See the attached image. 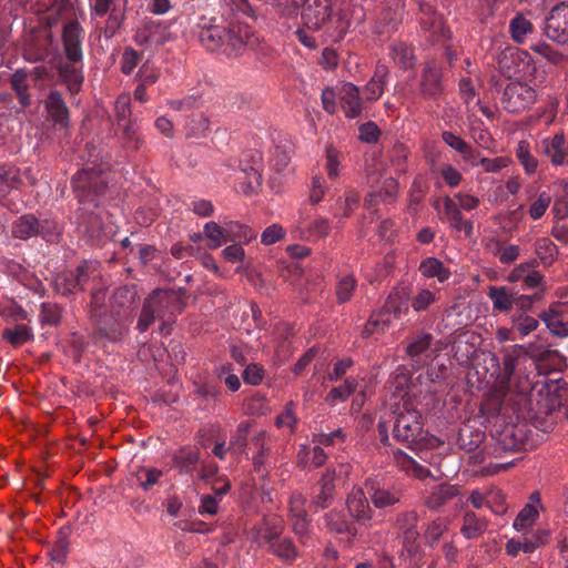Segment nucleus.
<instances>
[{
    "mask_svg": "<svg viewBox=\"0 0 568 568\" xmlns=\"http://www.w3.org/2000/svg\"><path fill=\"white\" fill-rule=\"evenodd\" d=\"M211 20L199 26L197 39L211 52L236 57L251 43L253 32L245 24H216Z\"/></svg>",
    "mask_w": 568,
    "mask_h": 568,
    "instance_id": "obj_1",
    "label": "nucleus"
},
{
    "mask_svg": "<svg viewBox=\"0 0 568 568\" xmlns=\"http://www.w3.org/2000/svg\"><path fill=\"white\" fill-rule=\"evenodd\" d=\"M393 437L413 450L433 446L437 442L436 437L424 429L422 415L416 409H403L396 414Z\"/></svg>",
    "mask_w": 568,
    "mask_h": 568,
    "instance_id": "obj_2",
    "label": "nucleus"
},
{
    "mask_svg": "<svg viewBox=\"0 0 568 568\" xmlns=\"http://www.w3.org/2000/svg\"><path fill=\"white\" fill-rule=\"evenodd\" d=\"M11 235L21 241L39 236L48 243H57L61 237V230L52 219H39L32 213H27L12 222Z\"/></svg>",
    "mask_w": 568,
    "mask_h": 568,
    "instance_id": "obj_3",
    "label": "nucleus"
},
{
    "mask_svg": "<svg viewBox=\"0 0 568 568\" xmlns=\"http://www.w3.org/2000/svg\"><path fill=\"white\" fill-rule=\"evenodd\" d=\"M71 189L79 204L95 207L99 200L105 194L108 182L100 171L85 168L79 170L71 178Z\"/></svg>",
    "mask_w": 568,
    "mask_h": 568,
    "instance_id": "obj_4",
    "label": "nucleus"
},
{
    "mask_svg": "<svg viewBox=\"0 0 568 568\" xmlns=\"http://www.w3.org/2000/svg\"><path fill=\"white\" fill-rule=\"evenodd\" d=\"M333 3L327 0H304L301 9V19L303 24L312 30L318 31L323 28L339 29V33L345 32V28H339L337 23L342 21L341 14H333Z\"/></svg>",
    "mask_w": 568,
    "mask_h": 568,
    "instance_id": "obj_5",
    "label": "nucleus"
},
{
    "mask_svg": "<svg viewBox=\"0 0 568 568\" xmlns=\"http://www.w3.org/2000/svg\"><path fill=\"white\" fill-rule=\"evenodd\" d=\"M144 302L153 308L159 320L174 318L176 314L183 312L186 306V290H154Z\"/></svg>",
    "mask_w": 568,
    "mask_h": 568,
    "instance_id": "obj_6",
    "label": "nucleus"
},
{
    "mask_svg": "<svg viewBox=\"0 0 568 568\" xmlns=\"http://www.w3.org/2000/svg\"><path fill=\"white\" fill-rule=\"evenodd\" d=\"M95 270L93 263L83 261L74 270L58 273L52 280L54 292L61 296H69L83 291Z\"/></svg>",
    "mask_w": 568,
    "mask_h": 568,
    "instance_id": "obj_7",
    "label": "nucleus"
},
{
    "mask_svg": "<svg viewBox=\"0 0 568 568\" xmlns=\"http://www.w3.org/2000/svg\"><path fill=\"white\" fill-rule=\"evenodd\" d=\"M536 101L535 90L525 83H509L500 99L503 108L509 113H521Z\"/></svg>",
    "mask_w": 568,
    "mask_h": 568,
    "instance_id": "obj_8",
    "label": "nucleus"
},
{
    "mask_svg": "<svg viewBox=\"0 0 568 568\" xmlns=\"http://www.w3.org/2000/svg\"><path fill=\"white\" fill-rule=\"evenodd\" d=\"M495 452H518L528 445V427L526 424H507L493 436Z\"/></svg>",
    "mask_w": 568,
    "mask_h": 568,
    "instance_id": "obj_9",
    "label": "nucleus"
},
{
    "mask_svg": "<svg viewBox=\"0 0 568 568\" xmlns=\"http://www.w3.org/2000/svg\"><path fill=\"white\" fill-rule=\"evenodd\" d=\"M306 499L301 493H293L290 498L288 523L293 532L302 544H306L312 536L311 520L306 509Z\"/></svg>",
    "mask_w": 568,
    "mask_h": 568,
    "instance_id": "obj_10",
    "label": "nucleus"
},
{
    "mask_svg": "<svg viewBox=\"0 0 568 568\" xmlns=\"http://www.w3.org/2000/svg\"><path fill=\"white\" fill-rule=\"evenodd\" d=\"M367 490L362 487H353L345 499L348 516L354 520L357 528L367 527L374 518V509L371 506Z\"/></svg>",
    "mask_w": 568,
    "mask_h": 568,
    "instance_id": "obj_11",
    "label": "nucleus"
},
{
    "mask_svg": "<svg viewBox=\"0 0 568 568\" xmlns=\"http://www.w3.org/2000/svg\"><path fill=\"white\" fill-rule=\"evenodd\" d=\"M544 32L549 40L560 45L568 43V3L560 2L550 10Z\"/></svg>",
    "mask_w": 568,
    "mask_h": 568,
    "instance_id": "obj_12",
    "label": "nucleus"
},
{
    "mask_svg": "<svg viewBox=\"0 0 568 568\" xmlns=\"http://www.w3.org/2000/svg\"><path fill=\"white\" fill-rule=\"evenodd\" d=\"M322 521L329 534L344 536L348 542H353L359 536V530L354 520L343 509H329L322 517Z\"/></svg>",
    "mask_w": 568,
    "mask_h": 568,
    "instance_id": "obj_13",
    "label": "nucleus"
},
{
    "mask_svg": "<svg viewBox=\"0 0 568 568\" xmlns=\"http://www.w3.org/2000/svg\"><path fill=\"white\" fill-rule=\"evenodd\" d=\"M55 83L64 85L71 95L78 94L84 82L83 62L59 61L53 67Z\"/></svg>",
    "mask_w": 568,
    "mask_h": 568,
    "instance_id": "obj_14",
    "label": "nucleus"
},
{
    "mask_svg": "<svg viewBox=\"0 0 568 568\" xmlns=\"http://www.w3.org/2000/svg\"><path fill=\"white\" fill-rule=\"evenodd\" d=\"M171 39L170 27L163 21H149L134 33V42L144 48L160 47Z\"/></svg>",
    "mask_w": 568,
    "mask_h": 568,
    "instance_id": "obj_15",
    "label": "nucleus"
},
{
    "mask_svg": "<svg viewBox=\"0 0 568 568\" xmlns=\"http://www.w3.org/2000/svg\"><path fill=\"white\" fill-rule=\"evenodd\" d=\"M83 28L77 19L69 20L62 29V45L65 59L71 62H82Z\"/></svg>",
    "mask_w": 568,
    "mask_h": 568,
    "instance_id": "obj_16",
    "label": "nucleus"
},
{
    "mask_svg": "<svg viewBox=\"0 0 568 568\" xmlns=\"http://www.w3.org/2000/svg\"><path fill=\"white\" fill-rule=\"evenodd\" d=\"M418 93L423 99L434 101L444 93L443 73L435 62H427L422 69Z\"/></svg>",
    "mask_w": 568,
    "mask_h": 568,
    "instance_id": "obj_17",
    "label": "nucleus"
},
{
    "mask_svg": "<svg viewBox=\"0 0 568 568\" xmlns=\"http://www.w3.org/2000/svg\"><path fill=\"white\" fill-rule=\"evenodd\" d=\"M75 219L79 231L84 237H87L88 243L91 245L99 244L104 232L101 216L97 212L87 210L82 206L75 212Z\"/></svg>",
    "mask_w": 568,
    "mask_h": 568,
    "instance_id": "obj_18",
    "label": "nucleus"
},
{
    "mask_svg": "<svg viewBox=\"0 0 568 568\" xmlns=\"http://www.w3.org/2000/svg\"><path fill=\"white\" fill-rule=\"evenodd\" d=\"M338 101L344 115L347 119L362 116L364 99L361 97V89L352 82H345L338 89Z\"/></svg>",
    "mask_w": 568,
    "mask_h": 568,
    "instance_id": "obj_19",
    "label": "nucleus"
},
{
    "mask_svg": "<svg viewBox=\"0 0 568 568\" xmlns=\"http://www.w3.org/2000/svg\"><path fill=\"white\" fill-rule=\"evenodd\" d=\"M365 489L375 509L385 510L400 503L403 491L396 486H381L365 483Z\"/></svg>",
    "mask_w": 568,
    "mask_h": 568,
    "instance_id": "obj_20",
    "label": "nucleus"
},
{
    "mask_svg": "<svg viewBox=\"0 0 568 568\" xmlns=\"http://www.w3.org/2000/svg\"><path fill=\"white\" fill-rule=\"evenodd\" d=\"M91 320L97 325V335L109 342H118L123 336V327L120 320L113 315H108L101 308L91 310Z\"/></svg>",
    "mask_w": 568,
    "mask_h": 568,
    "instance_id": "obj_21",
    "label": "nucleus"
},
{
    "mask_svg": "<svg viewBox=\"0 0 568 568\" xmlns=\"http://www.w3.org/2000/svg\"><path fill=\"white\" fill-rule=\"evenodd\" d=\"M501 354V383L509 387L510 381L516 372L517 366L527 357V351L523 345L515 344L504 347Z\"/></svg>",
    "mask_w": 568,
    "mask_h": 568,
    "instance_id": "obj_22",
    "label": "nucleus"
},
{
    "mask_svg": "<svg viewBox=\"0 0 568 568\" xmlns=\"http://www.w3.org/2000/svg\"><path fill=\"white\" fill-rule=\"evenodd\" d=\"M45 110L54 126L67 129L70 124V112L58 90H51L44 102Z\"/></svg>",
    "mask_w": 568,
    "mask_h": 568,
    "instance_id": "obj_23",
    "label": "nucleus"
},
{
    "mask_svg": "<svg viewBox=\"0 0 568 568\" xmlns=\"http://www.w3.org/2000/svg\"><path fill=\"white\" fill-rule=\"evenodd\" d=\"M409 311V292L406 287L394 288L387 296L383 307L378 311V316L389 318H400Z\"/></svg>",
    "mask_w": 568,
    "mask_h": 568,
    "instance_id": "obj_24",
    "label": "nucleus"
},
{
    "mask_svg": "<svg viewBox=\"0 0 568 568\" xmlns=\"http://www.w3.org/2000/svg\"><path fill=\"white\" fill-rule=\"evenodd\" d=\"M139 298L136 286L123 285L114 290L110 297V307L114 316L121 317L126 314Z\"/></svg>",
    "mask_w": 568,
    "mask_h": 568,
    "instance_id": "obj_25",
    "label": "nucleus"
},
{
    "mask_svg": "<svg viewBox=\"0 0 568 568\" xmlns=\"http://www.w3.org/2000/svg\"><path fill=\"white\" fill-rule=\"evenodd\" d=\"M544 154L549 156L554 165L568 163V142L564 133H557L552 138H545L540 143Z\"/></svg>",
    "mask_w": 568,
    "mask_h": 568,
    "instance_id": "obj_26",
    "label": "nucleus"
},
{
    "mask_svg": "<svg viewBox=\"0 0 568 568\" xmlns=\"http://www.w3.org/2000/svg\"><path fill=\"white\" fill-rule=\"evenodd\" d=\"M53 44L51 34L44 38H34L30 40L23 48V59L31 63L43 62L51 55L50 47Z\"/></svg>",
    "mask_w": 568,
    "mask_h": 568,
    "instance_id": "obj_27",
    "label": "nucleus"
},
{
    "mask_svg": "<svg viewBox=\"0 0 568 568\" xmlns=\"http://www.w3.org/2000/svg\"><path fill=\"white\" fill-rule=\"evenodd\" d=\"M72 528L69 525L62 526L55 536L53 544L48 550V555L52 561L63 565L70 550V537Z\"/></svg>",
    "mask_w": 568,
    "mask_h": 568,
    "instance_id": "obj_28",
    "label": "nucleus"
},
{
    "mask_svg": "<svg viewBox=\"0 0 568 568\" xmlns=\"http://www.w3.org/2000/svg\"><path fill=\"white\" fill-rule=\"evenodd\" d=\"M128 0H123V8L120 10L113 7L109 13L103 27H98L99 30L98 40L101 41L102 37L108 42L111 40L118 31L122 28L123 22L126 18Z\"/></svg>",
    "mask_w": 568,
    "mask_h": 568,
    "instance_id": "obj_29",
    "label": "nucleus"
},
{
    "mask_svg": "<svg viewBox=\"0 0 568 568\" xmlns=\"http://www.w3.org/2000/svg\"><path fill=\"white\" fill-rule=\"evenodd\" d=\"M488 527V520L479 517L473 510H466L462 518L460 534L468 540L483 536Z\"/></svg>",
    "mask_w": 568,
    "mask_h": 568,
    "instance_id": "obj_30",
    "label": "nucleus"
},
{
    "mask_svg": "<svg viewBox=\"0 0 568 568\" xmlns=\"http://www.w3.org/2000/svg\"><path fill=\"white\" fill-rule=\"evenodd\" d=\"M240 170L244 175V181L240 183V191L247 196L257 193L262 187V169L251 166L245 161H241Z\"/></svg>",
    "mask_w": 568,
    "mask_h": 568,
    "instance_id": "obj_31",
    "label": "nucleus"
},
{
    "mask_svg": "<svg viewBox=\"0 0 568 568\" xmlns=\"http://www.w3.org/2000/svg\"><path fill=\"white\" fill-rule=\"evenodd\" d=\"M270 549L274 556L284 562H292L298 557V551L292 541L287 537L277 538L275 534L267 536Z\"/></svg>",
    "mask_w": 568,
    "mask_h": 568,
    "instance_id": "obj_32",
    "label": "nucleus"
},
{
    "mask_svg": "<svg viewBox=\"0 0 568 568\" xmlns=\"http://www.w3.org/2000/svg\"><path fill=\"white\" fill-rule=\"evenodd\" d=\"M458 495V488L455 485L440 484L434 487L429 496L425 499V505L430 510H439L448 501Z\"/></svg>",
    "mask_w": 568,
    "mask_h": 568,
    "instance_id": "obj_33",
    "label": "nucleus"
},
{
    "mask_svg": "<svg viewBox=\"0 0 568 568\" xmlns=\"http://www.w3.org/2000/svg\"><path fill=\"white\" fill-rule=\"evenodd\" d=\"M10 84L16 93V98L22 108L30 106L32 103L29 93V79L26 69H17L10 77Z\"/></svg>",
    "mask_w": 568,
    "mask_h": 568,
    "instance_id": "obj_34",
    "label": "nucleus"
},
{
    "mask_svg": "<svg viewBox=\"0 0 568 568\" xmlns=\"http://www.w3.org/2000/svg\"><path fill=\"white\" fill-rule=\"evenodd\" d=\"M515 295L507 286H489L487 296L493 303V308L498 312L511 311Z\"/></svg>",
    "mask_w": 568,
    "mask_h": 568,
    "instance_id": "obj_35",
    "label": "nucleus"
},
{
    "mask_svg": "<svg viewBox=\"0 0 568 568\" xmlns=\"http://www.w3.org/2000/svg\"><path fill=\"white\" fill-rule=\"evenodd\" d=\"M118 131H120V142L123 148L130 151H139L142 148L143 140L133 121H126L123 125L118 126Z\"/></svg>",
    "mask_w": 568,
    "mask_h": 568,
    "instance_id": "obj_36",
    "label": "nucleus"
},
{
    "mask_svg": "<svg viewBox=\"0 0 568 568\" xmlns=\"http://www.w3.org/2000/svg\"><path fill=\"white\" fill-rule=\"evenodd\" d=\"M419 272L423 276L430 278L437 277L443 283L450 276V272L446 268L440 260L434 256L424 258L419 264Z\"/></svg>",
    "mask_w": 568,
    "mask_h": 568,
    "instance_id": "obj_37",
    "label": "nucleus"
},
{
    "mask_svg": "<svg viewBox=\"0 0 568 568\" xmlns=\"http://www.w3.org/2000/svg\"><path fill=\"white\" fill-rule=\"evenodd\" d=\"M21 183L19 169L12 165L0 166V199L7 196L11 190L18 189Z\"/></svg>",
    "mask_w": 568,
    "mask_h": 568,
    "instance_id": "obj_38",
    "label": "nucleus"
},
{
    "mask_svg": "<svg viewBox=\"0 0 568 568\" xmlns=\"http://www.w3.org/2000/svg\"><path fill=\"white\" fill-rule=\"evenodd\" d=\"M534 31L532 23L523 13H517L509 21V33L516 43H524Z\"/></svg>",
    "mask_w": 568,
    "mask_h": 568,
    "instance_id": "obj_39",
    "label": "nucleus"
},
{
    "mask_svg": "<svg viewBox=\"0 0 568 568\" xmlns=\"http://www.w3.org/2000/svg\"><path fill=\"white\" fill-rule=\"evenodd\" d=\"M64 314V308L53 302H43L40 305V313H39V323L44 326H58Z\"/></svg>",
    "mask_w": 568,
    "mask_h": 568,
    "instance_id": "obj_40",
    "label": "nucleus"
},
{
    "mask_svg": "<svg viewBox=\"0 0 568 568\" xmlns=\"http://www.w3.org/2000/svg\"><path fill=\"white\" fill-rule=\"evenodd\" d=\"M200 453L196 449H182L174 456L173 462L180 474H192L199 464Z\"/></svg>",
    "mask_w": 568,
    "mask_h": 568,
    "instance_id": "obj_41",
    "label": "nucleus"
},
{
    "mask_svg": "<svg viewBox=\"0 0 568 568\" xmlns=\"http://www.w3.org/2000/svg\"><path fill=\"white\" fill-rule=\"evenodd\" d=\"M390 57L402 69H409L415 64L414 48L403 42L390 45Z\"/></svg>",
    "mask_w": 568,
    "mask_h": 568,
    "instance_id": "obj_42",
    "label": "nucleus"
},
{
    "mask_svg": "<svg viewBox=\"0 0 568 568\" xmlns=\"http://www.w3.org/2000/svg\"><path fill=\"white\" fill-rule=\"evenodd\" d=\"M358 382L355 377H347L344 383L337 387H333L327 396L326 402L334 404L336 402L344 403L356 390Z\"/></svg>",
    "mask_w": 568,
    "mask_h": 568,
    "instance_id": "obj_43",
    "label": "nucleus"
},
{
    "mask_svg": "<svg viewBox=\"0 0 568 568\" xmlns=\"http://www.w3.org/2000/svg\"><path fill=\"white\" fill-rule=\"evenodd\" d=\"M535 253L545 266H549L557 260L558 247L549 239L541 237L535 243Z\"/></svg>",
    "mask_w": 568,
    "mask_h": 568,
    "instance_id": "obj_44",
    "label": "nucleus"
},
{
    "mask_svg": "<svg viewBox=\"0 0 568 568\" xmlns=\"http://www.w3.org/2000/svg\"><path fill=\"white\" fill-rule=\"evenodd\" d=\"M335 493L324 490L314 486L310 497V510L315 514L321 510L329 508L335 500Z\"/></svg>",
    "mask_w": 568,
    "mask_h": 568,
    "instance_id": "obj_45",
    "label": "nucleus"
},
{
    "mask_svg": "<svg viewBox=\"0 0 568 568\" xmlns=\"http://www.w3.org/2000/svg\"><path fill=\"white\" fill-rule=\"evenodd\" d=\"M2 336L3 339L16 347L33 338L32 329L24 324H17L14 327L6 328Z\"/></svg>",
    "mask_w": 568,
    "mask_h": 568,
    "instance_id": "obj_46",
    "label": "nucleus"
},
{
    "mask_svg": "<svg viewBox=\"0 0 568 568\" xmlns=\"http://www.w3.org/2000/svg\"><path fill=\"white\" fill-rule=\"evenodd\" d=\"M484 438V434L479 430H471L469 427L460 429L457 438V444L460 449L470 453L476 450Z\"/></svg>",
    "mask_w": 568,
    "mask_h": 568,
    "instance_id": "obj_47",
    "label": "nucleus"
},
{
    "mask_svg": "<svg viewBox=\"0 0 568 568\" xmlns=\"http://www.w3.org/2000/svg\"><path fill=\"white\" fill-rule=\"evenodd\" d=\"M163 471L154 467H141L134 473L138 485L143 491H149L159 483Z\"/></svg>",
    "mask_w": 568,
    "mask_h": 568,
    "instance_id": "obj_48",
    "label": "nucleus"
},
{
    "mask_svg": "<svg viewBox=\"0 0 568 568\" xmlns=\"http://www.w3.org/2000/svg\"><path fill=\"white\" fill-rule=\"evenodd\" d=\"M361 201V195L355 191H349L345 199L338 197L335 203L334 215L346 219L352 215Z\"/></svg>",
    "mask_w": 568,
    "mask_h": 568,
    "instance_id": "obj_49",
    "label": "nucleus"
},
{
    "mask_svg": "<svg viewBox=\"0 0 568 568\" xmlns=\"http://www.w3.org/2000/svg\"><path fill=\"white\" fill-rule=\"evenodd\" d=\"M399 463L402 468L412 477L417 479H425L429 477L430 470L425 466L417 463L413 457L399 450Z\"/></svg>",
    "mask_w": 568,
    "mask_h": 568,
    "instance_id": "obj_50",
    "label": "nucleus"
},
{
    "mask_svg": "<svg viewBox=\"0 0 568 568\" xmlns=\"http://www.w3.org/2000/svg\"><path fill=\"white\" fill-rule=\"evenodd\" d=\"M389 520L399 532L410 531L417 529L418 514L416 510H405L396 514Z\"/></svg>",
    "mask_w": 568,
    "mask_h": 568,
    "instance_id": "obj_51",
    "label": "nucleus"
},
{
    "mask_svg": "<svg viewBox=\"0 0 568 568\" xmlns=\"http://www.w3.org/2000/svg\"><path fill=\"white\" fill-rule=\"evenodd\" d=\"M433 339L434 336L430 333L423 332L417 334L406 346L407 355L410 357L420 356L429 348Z\"/></svg>",
    "mask_w": 568,
    "mask_h": 568,
    "instance_id": "obj_52",
    "label": "nucleus"
},
{
    "mask_svg": "<svg viewBox=\"0 0 568 568\" xmlns=\"http://www.w3.org/2000/svg\"><path fill=\"white\" fill-rule=\"evenodd\" d=\"M549 530L537 529L535 531L525 534L523 537L524 552L532 554L537 548L546 545L549 540Z\"/></svg>",
    "mask_w": 568,
    "mask_h": 568,
    "instance_id": "obj_53",
    "label": "nucleus"
},
{
    "mask_svg": "<svg viewBox=\"0 0 568 568\" xmlns=\"http://www.w3.org/2000/svg\"><path fill=\"white\" fill-rule=\"evenodd\" d=\"M516 156L523 165L525 172L529 175L535 174L538 168V161L529 152L526 141H520L516 148Z\"/></svg>",
    "mask_w": 568,
    "mask_h": 568,
    "instance_id": "obj_54",
    "label": "nucleus"
},
{
    "mask_svg": "<svg viewBox=\"0 0 568 568\" xmlns=\"http://www.w3.org/2000/svg\"><path fill=\"white\" fill-rule=\"evenodd\" d=\"M539 317L546 323L552 334L559 337L568 336V322L561 321L556 312H542Z\"/></svg>",
    "mask_w": 568,
    "mask_h": 568,
    "instance_id": "obj_55",
    "label": "nucleus"
},
{
    "mask_svg": "<svg viewBox=\"0 0 568 568\" xmlns=\"http://www.w3.org/2000/svg\"><path fill=\"white\" fill-rule=\"evenodd\" d=\"M250 427L251 425L248 422H241L237 425L234 435L231 437L227 449L236 454L243 453L246 446Z\"/></svg>",
    "mask_w": 568,
    "mask_h": 568,
    "instance_id": "obj_56",
    "label": "nucleus"
},
{
    "mask_svg": "<svg viewBox=\"0 0 568 568\" xmlns=\"http://www.w3.org/2000/svg\"><path fill=\"white\" fill-rule=\"evenodd\" d=\"M443 204L445 220L447 221L452 229L457 230V227H459L462 221L464 220L462 211L458 209V205L455 202V200L449 196H445L443 199Z\"/></svg>",
    "mask_w": 568,
    "mask_h": 568,
    "instance_id": "obj_57",
    "label": "nucleus"
},
{
    "mask_svg": "<svg viewBox=\"0 0 568 568\" xmlns=\"http://www.w3.org/2000/svg\"><path fill=\"white\" fill-rule=\"evenodd\" d=\"M539 516L538 508L532 504H527L517 515L513 527L520 531L531 525Z\"/></svg>",
    "mask_w": 568,
    "mask_h": 568,
    "instance_id": "obj_58",
    "label": "nucleus"
},
{
    "mask_svg": "<svg viewBox=\"0 0 568 568\" xmlns=\"http://www.w3.org/2000/svg\"><path fill=\"white\" fill-rule=\"evenodd\" d=\"M142 53L138 52L132 47H125L121 55V72L125 75L133 73L134 69L141 61Z\"/></svg>",
    "mask_w": 568,
    "mask_h": 568,
    "instance_id": "obj_59",
    "label": "nucleus"
},
{
    "mask_svg": "<svg viewBox=\"0 0 568 568\" xmlns=\"http://www.w3.org/2000/svg\"><path fill=\"white\" fill-rule=\"evenodd\" d=\"M513 327L521 335L527 336L538 327V321L527 314L513 315Z\"/></svg>",
    "mask_w": 568,
    "mask_h": 568,
    "instance_id": "obj_60",
    "label": "nucleus"
},
{
    "mask_svg": "<svg viewBox=\"0 0 568 568\" xmlns=\"http://www.w3.org/2000/svg\"><path fill=\"white\" fill-rule=\"evenodd\" d=\"M356 288V280L352 275L343 276L336 285V297L339 304L351 300Z\"/></svg>",
    "mask_w": 568,
    "mask_h": 568,
    "instance_id": "obj_61",
    "label": "nucleus"
},
{
    "mask_svg": "<svg viewBox=\"0 0 568 568\" xmlns=\"http://www.w3.org/2000/svg\"><path fill=\"white\" fill-rule=\"evenodd\" d=\"M530 49L547 59L552 64H560L564 62L567 58L565 54H562L559 51L554 50L548 43L544 41H539L530 47Z\"/></svg>",
    "mask_w": 568,
    "mask_h": 568,
    "instance_id": "obj_62",
    "label": "nucleus"
},
{
    "mask_svg": "<svg viewBox=\"0 0 568 568\" xmlns=\"http://www.w3.org/2000/svg\"><path fill=\"white\" fill-rule=\"evenodd\" d=\"M398 187L399 184L395 178H386L382 182L381 187L377 191L381 201L388 204L394 203L397 197Z\"/></svg>",
    "mask_w": 568,
    "mask_h": 568,
    "instance_id": "obj_63",
    "label": "nucleus"
},
{
    "mask_svg": "<svg viewBox=\"0 0 568 568\" xmlns=\"http://www.w3.org/2000/svg\"><path fill=\"white\" fill-rule=\"evenodd\" d=\"M225 225L226 241L250 240L254 234L248 226L239 222H227Z\"/></svg>",
    "mask_w": 568,
    "mask_h": 568,
    "instance_id": "obj_64",
    "label": "nucleus"
}]
</instances>
